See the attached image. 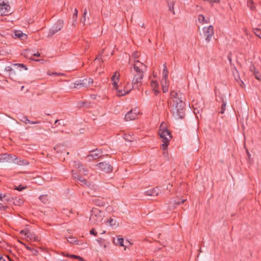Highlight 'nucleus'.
<instances>
[{"label":"nucleus","instance_id":"1","mask_svg":"<svg viewBox=\"0 0 261 261\" xmlns=\"http://www.w3.org/2000/svg\"><path fill=\"white\" fill-rule=\"evenodd\" d=\"M170 108L174 117L176 119L183 118L185 116L184 95L174 91L170 92Z\"/></svg>","mask_w":261,"mask_h":261},{"label":"nucleus","instance_id":"2","mask_svg":"<svg viewBox=\"0 0 261 261\" xmlns=\"http://www.w3.org/2000/svg\"><path fill=\"white\" fill-rule=\"evenodd\" d=\"M133 68L136 73L132 81V85L130 88H138L142 85L144 72L146 70L147 67L139 61L136 60L134 64Z\"/></svg>","mask_w":261,"mask_h":261},{"label":"nucleus","instance_id":"3","mask_svg":"<svg viewBox=\"0 0 261 261\" xmlns=\"http://www.w3.org/2000/svg\"><path fill=\"white\" fill-rule=\"evenodd\" d=\"M158 133L163 142L161 146V148L164 151L163 154L166 156L168 155L166 149L172 138L171 133L166 128L165 125L162 123L160 126Z\"/></svg>","mask_w":261,"mask_h":261},{"label":"nucleus","instance_id":"4","mask_svg":"<svg viewBox=\"0 0 261 261\" xmlns=\"http://www.w3.org/2000/svg\"><path fill=\"white\" fill-rule=\"evenodd\" d=\"M102 212L98 208H92L91 211V215L89 219L90 224L92 225L98 224L102 221Z\"/></svg>","mask_w":261,"mask_h":261},{"label":"nucleus","instance_id":"5","mask_svg":"<svg viewBox=\"0 0 261 261\" xmlns=\"http://www.w3.org/2000/svg\"><path fill=\"white\" fill-rule=\"evenodd\" d=\"M93 83V79L91 78L85 79L83 80L76 81L74 83L75 88L79 89L82 87H88L92 85Z\"/></svg>","mask_w":261,"mask_h":261},{"label":"nucleus","instance_id":"6","mask_svg":"<svg viewBox=\"0 0 261 261\" xmlns=\"http://www.w3.org/2000/svg\"><path fill=\"white\" fill-rule=\"evenodd\" d=\"M203 33L207 42H209L214 34V27L210 25L203 28Z\"/></svg>","mask_w":261,"mask_h":261},{"label":"nucleus","instance_id":"7","mask_svg":"<svg viewBox=\"0 0 261 261\" xmlns=\"http://www.w3.org/2000/svg\"><path fill=\"white\" fill-rule=\"evenodd\" d=\"M63 27V21L62 20H58L54 25L49 30L48 33L49 36H52L53 35L60 31Z\"/></svg>","mask_w":261,"mask_h":261},{"label":"nucleus","instance_id":"8","mask_svg":"<svg viewBox=\"0 0 261 261\" xmlns=\"http://www.w3.org/2000/svg\"><path fill=\"white\" fill-rule=\"evenodd\" d=\"M139 114V111L137 109L131 110L125 114V119L126 121L135 120L138 117Z\"/></svg>","mask_w":261,"mask_h":261},{"label":"nucleus","instance_id":"9","mask_svg":"<svg viewBox=\"0 0 261 261\" xmlns=\"http://www.w3.org/2000/svg\"><path fill=\"white\" fill-rule=\"evenodd\" d=\"M97 166L102 171L106 173H109L113 170V167L111 165L106 162L99 163L97 165Z\"/></svg>","mask_w":261,"mask_h":261},{"label":"nucleus","instance_id":"10","mask_svg":"<svg viewBox=\"0 0 261 261\" xmlns=\"http://www.w3.org/2000/svg\"><path fill=\"white\" fill-rule=\"evenodd\" d=\"M115 90L117 91V95L119 97H120L128 94L132 90V88H130V86L128 87V85H127L123 90L119 89L118 88V86L117 87V89Z\"/></svg>","mask_w":261,"mask_h":261},{"label":"nucleus","instance_id":"11","mask_svg":"<svg viewBox=\"0 0 261 261\" xmlns=\"http://www.w3.org/2000/svg\"><path fill=\"white\" fill-rule=\"evenodd\" d=\"M0 13L2 14L8 15L10 13V6L6 3H3L2 5H0Z\"/></svg>","mask_w":261,"mask_h":261},{"label":"nucleus","instance_id":"12","mask_svg":"<svg viewBox=\"0 0 261 261\" xmlns=\"http://www.w3.org/2000/svg\"><path fill=\"white\" fill-rule=\"evenodd\" d=\"M119 73L118 72L116 71L113 75L111 77V81L112 82V85L115 89H117L118 83L119 81Z\"/></svg>","mask_w":261,"mask_h":261},{"label":"nucleus","instance_id":"13","mask_svg":"<svg viewBox=\"0 0 261 261\" xmlns=\"http://www.w3.org/2000/svg\"><path fill=\"white\" fill-rule=\"evenodd\" d=\"M160 193V189L158 187L148 190L145 192V194L147 196H157Z\"/></svg>","mask_w":261,"mask_h":261},{"label":"nucleus","instance_id":"14","mask_svg":"<svg viewBox=\"0 0 261 261\" xmlns=\"http://www.w3.org/2000/svg\"><path fill=\"white\" fill-rule=\"evenodd\" d=\"M101 154V151L97 149L91 151L87 156L88 158H92L93 159H96L100 157Z\"/></svg>","mask_w":261,"mask_h":261},{"label":"nucleus","instance_id":"15","mask_svg":"<svg viewBox=\"0 0 261 261\" xmlns=\"http://www.w3.org/2000/svg\"><path fill=\"white\" fill-rule=\"evenodd\" d=\"M25 238L28 239V240L35 242H37L39 240L38 237L36 236L33 232H32L30 230H29L28 232H27Z\"/></svg>","mask_w":261,"mask_h":261},{"label":"nucleus","instance_id":"16","mask_svg":"<svg viewBox=\"0 0 261 261\" xmlns=\"http://www.w3.org/2000/svg\"><path fill=\"white\" fill-rule=\"evenodd\" d=\"M150 86L154 91L155 95H157L160 93L159 91V85L156 81L151 80L150 82Z\"/></svg>","mask_w":261,"mask_h":261},{"label":"nucleus","instance_id":"17","mask_svg":"<svg viewBox=\"0 0 261 261\" xmlns=\"http://www.w3.org/2000/svg\"><path fill=\"white\" fill-rule=\"evenodd\" d=\"M72 174L73 177L75 179H77L79 181H80L82 185H86V180L85 178H83L81 175L77 174L76 171L72 170Z\"/></svg>","mask_w":261,"mask_h":261},{"label":"nucleus","instance_id":"18","mask_svg":"<svg viewBox=\"0 0 261 261\" xmlns=\"http://www.w3.org/2000/svg\"><path fill=\"white\" fill-rule=\"evenodd\" d=\"M161 85L164 93H166L168 91V84L167 83V78H162L161 81Z\"/></svg>","mask_w":261,"mask_h":261},{"label":"nucleus","instance_id":"19","mask_svg":"<svg viewBox=\"0 0 261 261\" xmlns=\"http://www.w3.org/2000/svg\"><path fill=\"white\" fill-rule=\"evenodd\" d=\"M14 35L16 37L20 38L22 40L27 39L28 38L27 35L25 34L22 33V32L20 31H16L14 32Z\"/></svg>","mask_w":261,"mask_h":261},{"label":"nucleus","instance_id":"20","mask_svg":"<svg viewBox=\"0 0 261 261\" xmlns=\"http://www.w3.org/2000/svg\"><path fill=\"white\" fill-rule=\"evenodd\" d=\"M198 21L199 23H200L202 24H203L204 23H208L210 22L208 19H205L204 16L202 14H200L198 15Z\"/></svg>","mask_w":261,"mask_h":261},{"label":"nucleus","instance_id":"21","mask_svg":"<svg viewBox=\"0 0 261 261\" xmlns=\"http://www.w3.org/2000/svg\"><path fill=\"white\" fill-rule=\"evenodd\" d=\"M113 242L116 245H119L120 246H124V239L120 237V236H118L116 240H114Z\"/></svg>","mask_w":261,"mask_h":261},{"label":"nucleus","instance_id":"22","mask_svg":"<svg viewBox=\"0 0 261 261\" xmlns=\"http://www.w3.org/2000/svg\"><path fill=\"white\" fill-rule=\"evenodd\" d=\"M93 201L96 205L104 206L105 205V202L99 199L95 198L93 200Z\"/></svg>","mask_w":261,"mask_h":261},{"label":"nucleus","instance_id":"23","mask_svg":"<svg viewBox=\"0 0 261 261\" xmlns=\"http://www.w3.org/2000/svg\"><path fill=\"white\" fill-rule=\"evenodd\" d=\"M221 99L222 100V104L221 107L220 113L223 114L226 109V101L224 99V98L222 97L221 98Z\"/></svg>","mask_w":261,"mask_h":261},{"label":"nucleus","instance_id":"24","mask_svg":"<svg viewBox=\"0 0 261 261\" xmlns=\"http://www.w3.org/2000/svg\"><path fill=\"white\" fill-rule=\"evenodd\" d=\"M73 166L77 169L79 171H82L81 168L84 166V165L79 161H74L73 162Z\"/></svg>","mask_w":261,"mask_h":261},{"label":"nucleus","instance_id":"25","mask_svg":"<svg viewBox=\"0 0 261 261\" xmlns=\"http://www.w3.org/2000/svg\"><path fill=\"white\" fill-rule=\"evenodd\" d=\"M109 224L111 227H114L117 226L116 221L112 218H110L107 221V224Z\"/></svg>","mask_w":261,"mask_h":261},{"label":"nucleus","instance_id":"26","mask_svg":"<svg viewBox=\"0 0 261 261\" xmlns=\"http://www.w3.org/2000/svg\"><path fill=\"white\" fill-rule=\"evenodd\" d=\"M68 242L71 244H77V240L76 238L73 237H66Z\"/></svg>","mask_w":261,"mask_h":261},{"label":"nucleus","instance_id":"27","mask_svg":"<svg viewBox=\"0 0 261 261\" xmlns=\"http://www.w3.org/2000/svg\"><path fill=\"white\" fill-rule=\"evenodd\" d=\"M163 66H164V68H163V73H162V74H163L162 78H167L168 72L166 64H164Z\"/></svg>","mask_w":261,"mask_h":261},{"label":"nucleus","instance_id":"28","mask_svg":"<svg viewBox=\"0 0 261 261\" xmlns=\"http://www.w3.org/2000/svg\"><path fill=\"white\" fill-rule=\"evenodd\" d=\"M15 164H18L19 165H27L29 164V163L25 160H18L17 159V160L15 162Z\"/></svg>","mask_w":261,"mask_h":261},{"label":"nucleus","instance_id":"29","mask_svg":"<svg viewBox=\"0 0 261 261\" xmlns=\"http://www.w3.org/2000/svg\"><path fill=\"white\" fill-rule=\"evenodd\" d=\"M17 158L16 155L13 154H9V158L8 160V162H13L15 163V162L17 160Z\"/></svg>","mask_w":261,"mask_h":261},{"label":"nucleus","instance_id":"30","mask_svg":"<svg viewBox=\"0 0 261 261\" xmlns=\"http://www.w3.org/2000/svg\"><path fill=\"white\" fill-rule=\"evenodd\" d=\"M9 154L7 153L0 154V162L2 160H6L8 162Z\"/></svg>","mask_w":261,"mask_h":261},{"label":"nucleus","instance_id":"31","mask_svg":"<svg viewBox=\"0 0 261 261\" xmlns=\"http://www.w3.org/2000/svg\"><path fill=\"white\" fill-rule=\"evenodd\" d=\"M82 171H79V172L81 174H83L84 175H87L88 173V169L84 167V166L81 168Z\"/></svg>","mask_w":261,"mask_h":261},{"label":"nucleus","instance_id":"32","mask_svg":"<svg viewBox=\"0 0 261 261\" xmlns=\"http://www.w3.org/2000/svg\"><path fill=\"white\" fill-rule=\"evenodd\" d=\"M254 75L255 76V77L260 81L261 80V74L260 73V72L258 71V70H256L254 73H253Z\"/></svg>","mask_w":261,"mask_h":261},{"label":"nucleus","instance_id":"33","mask_svg":"<svg viewBox=\"0 0 261 261\" xmlns=\"http://www.w3.org/2000/svg\"><path fill=\"white\" fill-rule=\"evenodd\" d=\"M77 14H78V11L75 8L74 9V13H73V22L74 21H76V20H77Z\"/></svg>","mask_w":261,"mask_h":261},{"label":"nucleus","instance_id":"34","mask_svg":"<svg viewBox=\"0 0 261 261\" xmlns=\"http://www.w3.org/2000/svg\"><path fill=\"white\" fill-rule=\"evenodd\" d=\"M39 199L43 203H45L47 201V196L46 195H41L40 197H39Z\"/></svg>","mask_w":261,"mask_h":261},{"label":"nucleus","instance_id":"35","mask_svg":"<svg viewBox=\"0 0 261 261\" xmlns=\"http://www.w3.org/2000/svg\"><path fill=\"white\" fill-rule=\"evenodd\" d=\"M26 188H27L26 186H23L22 185H19L18 187L15 186V187L14 188V189L18 191H21L25 189Z\"/></svg>","mask_w":261,"mask_h":261},{"label":"nucleus","instance_id":"36","mask_svg":"<svg viewBox=\"0 0 261 261\" xmlns=\"http://www.w3.org/2000/svg\"><path fill=\"white\" fill-rule=\"evenodd\" d=\"M10 201V198L6 195H3V201H2L4 203H6L7 202Z\"/></svg>","mask_w":261,"mask_h":261},{"label":"nucleus","instance_id":"37","mask_svg":"<svg viewBox=\"0 0 261 261\" xmlns=\"http://www.w3.org/2000/svg\"><path fill=\"white\" fill-rule=\"evenodd\" d=\"M22 122L27 124L29 123L30 122V120L27 118L25 116H22V118L20 119Z\"/></svg>","mask_w":261,"mask_h":261},{"label":"nucleus","instance_id":"38","mask_svg":"<svg viewBox=\"0 0 261 261\" xmlns=\"http://www.w3.org/2000/svg\"><path fill=\"white\" fill-rule=\"evenodd\" d=\"M70 257L72 258L78 259L80 261H83V259L81 257H80V256H77V255H73V254L70 255Z\"/></svg>","mask_w":261,"mask_h":261},{"label":"nucleus","instance_id":"39","mask_svg":"<svg viewBox=\"0 0 261 261\" xmlns=\"http://www.w3.org/2000/svg\"><path fill=\"white\" fill-rule=\"evenodd\" d=\"M28 231H29V230H28V229H23V230H21L20 231V233L22 236L24 235L25 237L27 236V232H28Z\"/></svg>","mask_w":261,"mask_h":261},{"label":"nucleus","instance_id":"40","mask_svg":"<svg viewBox=\"0 0 261 261\" xmlns=\"http://www.w3.org/2000/svg\"><path fill=\"white\" fill-rule=\"evenodd\" d=\"M250 70L253 73V74L256 71L254 65H251L250 66Z\"/></svg>","mask_w":261,"mask_h":261},{"label":"nucleus","instance_id":"41","mask_svg":"<svg viewBox=\"0 0 261 261\" xmlns=\"http://www.w3.org/2000/svg\"><path fill=\"white\" fill-rule=\"evenodd\" d=\"M9 75L11 76V78L12 79H13L15 77V71L13 70V71H10L9 72Z\"/></svg>","mask_w":261,"mask_h":261},{"label":"nucleus","instance_id":"42","mask_svg":"<svg viewBox=\"0 0 261 261\" xmlns=\"http://www.w3.org/2000/svg\"><path fill=\"white\" fill-rule=\"evenodd\" d=\"M15 66H18L19 67H21L24 69V70H27L28 69L27 67L24 65L23 64H15Z\"/></svg>","mask_w":261,"mask_h":261},{"label":"nucleus","instance_id":"43","mask_svg":"<svg viewBox=\"0 0 261 261\" xmlns=\"http://www.w3.org/2000/svg\"><path fill=\"white\" fill-rule=\"evenodd\" d=\"M248 6L251 9H254V6L252 2V0H250V2H248Z\"/></svg>","mask_w":261,"mask_h":261},{"label":"nucleus","instance_id":"44","mask_svg":"<svg viewBox=\"0 0 261 261\" xmlns=\"http://www.w3.org/2000/svg\"><path fill=\"white\" fill-rule=\"evenodd\" d=\"M90 233L91 234H92V235H94V236H97V232L95 231V230L94 229H92L90 231Z\"/></svg>","mask_w":261,"mask_h":261},{"label":"nucleus","instance_id":"45","mask_svg":"<svg viewBox=\"0 0 261 261\" xmlns=\"http://www.w3.org/2000/svg\"><path fill=\"white\" fill-rule=\"evenodd\" d=\"M14 202H15V204L21 205V204H23V200H22L21 199H19V200L17 202L15 201Z\"/></svg>","mask_w":261,"mask_h":261},{"label":"nucleus","instance_id":"46","mask_svg":"<svg viewBox=\"0 0 261 261\" xmlns=\"http://www.w3.org/2000/svg\"><path fill=\"white\" fill-rule=\"evenodd\" d=\"M5 70L6 71H8V72H10V71H13V69L10 66H7L5 68Z\"/></svg>","mask_w":261,"mask_h":261},{"label":"nucleus","instance_id":"47","mask_svg":"<svg viewBox=\"0 0 261 261\" xmlns=\"http://www.w3.org/2000/svg\"><path fill=\"white\" fill-rule=\"evenodd\" d=\"M32 254L34 255H36L37 254H38V251L36 250V249H32V250H31Z\"/></svg>","mask_w":261,"mask_h":261},{"label":"nucleus","instance_id":"48","mask_svg":"<svg viewBox=\"0 0 261 261\" xmlns=\"http://www.w3.org/2000/svg\"><path fill=\"white\" fill-rule=\"evenodd\" d=\"M86 20V17H85V16H83V18H82V19H81V22H82L84 24H85Z\"/></svg>","mask_w":261,"mask_h":261},{"label":"nucleus","instance_id":"49","mask_svg":"<svg viewBox=\"0 0 261 261\" xmlns=\"http://www.w3.org/2000/svg\"><path fill=\"white\" fill-rule=\"evenodd\" d=\"M29 123L31 124H35L40 123V122L39 121H33L30 120V122Z\"/></svg>","mask_w":261,"mask_h":261},{"label":"nucleus","instance_id":"50","mask_svg":"<svg viewBox=\"0 0 261 261\" xmlns=\"http://www.w3.org/2000/svg\"><path fill=\"white\" fill-rule=\"evenodd\" d=\"M125 139L128 141H132V137L131 136H126Z\"/></svg>","mask_w":261,"mask_h":261},{"label":"nucleus","instance_id":"51","mask_svg":"<svg viewBox=\"0 0 261 261\" xmlns=\"http://www.w3.org/2000/svg\"><path fill=\"white\" fill-rule=\"evenodd\" d=\"M97 241L98 242V243H99V244H100V245H102L103 240L102 239H98V240H97Z\"/></svg>","mask_w":261,"mask_h":261},{"label":"nucleus","instance_id":"52","mask_svg":"<svg viewBox=\"0 0 261 261\" xmlns=\"http://www.w3.org/2000/svg\"><path fill=\"white\" fill-rule=\"evenodd\" d=\"M22 244L24 246V247H25L28 250H30V251H31V250H32V248H31L30 247H29L28 245H26L25 244Z\"/></svg>","mask_w":261,"mask_h":261},{"label":"nucleus","instance_id":"53","mask_svg":"<svg viewBox=\"0 0 261 261\" xmlns=\"http://www.w3.org/2000/svg\"><path fill=\"white\" fill-rule=\"evenodd\" d=\"M219 0H210V2L212 4L214 3H219Z\"/></svg>","mask_w":261,"mask_h":261},{"label":"nucleus","instance_id":"54","mask_svg":"<svg viewBox=\"0 0 261 261\" xmlns=\"http://www.w3.org/2000/svg\"><path fill=\"white\" fill-rule=\"evenodd\" d=\"M85 104V102H79V107H83L84 106V105Z\"/></svg>","mask_w":261,"mask_h":261},{"label":"nucleus","instance_id":"55","mask_svg":"<svg viewBox=\"0 0 261 261\" xmlns=\"http://www.w3.org/2000/svg\"><path fill=\"white\" fill-rule=\"evenodd\" d=\"M185 200H186L185 199H184V200H182L181 202H179V201L176 202V203H176V204H180V203H183L185 201Z\"/></svg>","mask_w":261,"mask_h":261},{"label":"nucleus","instance_id":"56","mask_svg":"<svg viewBox=\"0 0 261 261\" xmlns=\"http://www.w3.org/2000/svg\"><path fill=\"white\" fill-rule=\"evenodd\" d=\"M48 74H49V75H57L58 74H57V73H56V72H50V73H48Z\"/></svg>","mask_w":261,"mask_h":261},{"label":"nucleus","instance_id":"57","mask_svg":"<svg viewBox=\"0 0 261 261\" xmlns=\"http://www.w3.org/2000/svg\"><path fill=\"white\" fill-rule=\"evenodd\" d=\"M40 56V55L39 53L33 54V56H35V57H39Z\"/></svg>","mask_w":261,"mask_h":261},{"label":"nucleus","instance_id":"58","mask_svg":"<svg viewBox=\"0 0 261 261\" xmlns=\"http://www.w3.org/2000/svg\"><path fill=\"white\" fill-rule=\"evenodd\" d=\"M0 200L3 201V195L2 194H0Z\"/></svg>","mask_w":261,"mask_h":261},{"label":"nucleus","instance_id":"59","mask_svg":"<svg viewBox=\"0 0 261 261\" xmlns=\"http://www.w3.org/2000/svg\"><path fill=\"white\" fill-rule=\"evenodd\" d=\"M228 59L230 63H231V59L230 57L229 56H228Z\"/></svg>","mask_w":261,"mask_h":261},{"label":"nucleus","instance_id":"60","mask_svg":"<svg viewBox=\"0 0 261 261\" xmlns=\"http://www.w3.org/2000/svg\"><path fill=\"white\" fill-rule=\"evenodd\" d=\"M134 56H135V58H137L138 56V53H135Z\"/></svg>","mask_w":261,"mask_h":261},{"label":"nucleus","instance_id":"61","mask_svg":"<svg viewBox=\"0 0 261 261\" xmlns=\"http://www.w3.org/2000/svg\"><path fill=\"white\" fill-rule=\"evenodd\" d=\"M169 9H170V11H172L173 10V6L172 7H170Z\"/></svg>","mask_w":261,"mask_h":261},{"label":"nucleus","instance_id":"62","mask_svg":"<svg viewBox=\"0 0 261 261\" xmlns=\"http://www.w3.org/2000/svg\"><path fill=\"white\" fill-rule=\"evenodd\" d=\"M59 121V120H56L55 121V124H57V123H58V122Z\"/></svg>","mask_w":261,"mask_h":261},{"label":"nucleus","instance_id":"63","mask_svg":"<svg viewBox=\"0 0 261 261\" xmlns=\"http://www.w3.org/2000/svg\"><path fill=\"white\" fill-rule=\"evenodd\" d=\"M84 13H87V9H85L84 11Z\"/></svg>","mask_w":261,"mask_h":261},{"label":"nucleus","instance_id":"64","mask_svg":"<svg viewBox=\"0 0 261 261\" xmlns=\"http://www.w3.org/2000/svg\"><path fill=\"white\" fill-rule=\"evenodd\" d=\"M3 259V256L0 254V260Z\"/></svg>","mask_w":261,"mask_h":261}]
</instances>
